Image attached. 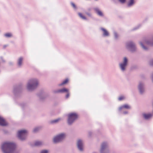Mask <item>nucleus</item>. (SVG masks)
Masks as SVG:
<instances>
[{"mask_svg": "<svg viewBox=\"0 0 153 153\" xmlns=\"http://www.w3.org/2000/svg\"><path fill=\"white\" fill-rule=\"evenodd\" d=\"M38 85L37 80L32 79L30 80L27 85V88L29 90H33Z\"/></svg>", "mask_w": 153, "mask_h": 153, "instance_id": "f03ea898", "label": "nucleus"}, {"mask_svg": "<svg viewBox=\"0 0 153 153\" xmlns=\"http://www.w3.org/2000/svg\"><path fill=\"white\" fill-rule=\"evenodd\" d=\"M115 36L116 37H117V34L115 33Z\"/></svg>", "mask_w": 153, "mask_h": 153, "instance_id": "72a5a7b5", "label": "nucleus"}, {"mask_svg": "<svg viewBox=\"0 0 153 153\" xmlns=\"http://www.w3.org/2000/svg\"><path fill=\"white\" fill-rule=\"evenodd\" d=\"M22 60L23 58L22 57H20L18 61V64L19 66H20L22 65Z\"/></svg>", "mask_w": 153, "mask_h": 153, "instance_id": "dca6fc26", "label": "nucleus"}, {"mask_svg": "<svg viewBox=\"0 0 153 153\" xmlns=\"http://www.w3.org/2000/svg\"><path fill=\"white\" fill-rule=\"evenodd\" d=\"M15 148L16 145L14 143L9 142L4 143L1 147L4 153H17Z\"/></svg>", "mask_w": 153, "mask_h": 153, "instance_id": "f257e3e1", "label": "nucleus"}, {"mask_svg": "<svg viewBox=\"0 0 153 153\" xmlns=\"http://www.w3.org/2000/svg\"><path fill=\"white\" fill-rule=\"evenodd\" d=\"M124 99V97L123 96H121L119 98V100H121Z\"/></svg>", "mask_w": 153, "mask_h": 153, "instance_id": "bb28decb", "label": "nucleus"}, {"mask_svg": "<svg viewBox=\"0 0 153 153\" xmlns=\"http://www.w3.org/2000/svg\"><path fill=\"white\" fill-rule=\"evenodd\" d=\"M77 145L78 147L79 150L81 151H82L83 143L82 141L81 140H79L78 141Z\"/></svg>", "mask_w": 153, "mask_h": 153, "instance_id": "0eeeda50", "label": "nucleus"}, {"mask_svg": "<svg viewBox=\"0 0 153 153\" xmlns=\"http://www.w3.org/2000/svg\"><path fill=\"white\" fill-rule=\"evenodd\" d=\"M68 81V79H66L65 80L60 84V85H63L67 83Z\"/></svg>", "mask_w": 153, "mask_h": 153, "instance_id": "aec40b11", "label": "nucleus"}, {"mask_svg": "<svg viewBox=\"0 0 153 153\" xmlns=\"http://www.w3.org/2000/svg\"><path fill=\"white\" fill-rule=\"evenodd\" d=\"M69 96V94L68 93L66 95V98H68Z\"/></svg>", "mask_w": 153, "mask_h": 153, "instance_id": "2f4dec72", "label": "nucleus"}, {"mask_svg": "<svg viewBox=\"0 0 153 153\" xmlns=\"http://www.w3.org/2000/svg\"><path fill=\"white\" fill-rule=\"evenodd\" d=\"M65 137V135L64 134H62L55 137L53 139V142L56 143L61 141Z\"/></svg>", "mask_w": 153, "mask_h": 153, "instance_id": "39448f33", "label": "nucleus"}, {"mask_svg": "<svg viewBox=\"0 0 153 153\" xmlns=\"http://www.w3.org/2000/svg\"><path fill=\"white\" fill-rule=\"evenodd\" d=\"M78 15L82 19H86V18L85 17V16L83 15L81 13H78Z\"/></svg>", "mask_w": 153, "mask_h": 153, "instance_id": "a211bd4d", "label": "nucleus"}, {"mask_svg": "<svg viewBox=\"0 0 153 153\" xmlns=\"http://www.w3.org/2000/svg\"><path fill=\"white\" fill-rule=\"evenodd\" d=\"M101 30L103 32V35L105 36H108L109 35V33L107 31L103 28H102Z\"/></svg>", "mask_w": 153, "mask_h": 153, "instance_id": "ddd939ff", "label": "nucleus"}, {"mask_svg": "<svg viewBox=\"0 0 153 153\" xmlns=\"http://www.w3.org/2000/svg\"><path fill=\"white\" fill-rule=\"evenodd\" d=\"M60 120V119H58L53 120H52L51 121V123H56L58 122Z\"/></svg>", "mask_w": 153, "mask_h": 153, "instance_id": "b1692460", "label": "nucleus"}, {"mask_svg": "<svg viewBox=\"0 0 153 153\" xmlns=\"http://www.w3.org/2000/svg\"><path fill=\"white\" fill-rule=\"evenodd\" d=\"M134 3V0H130L128 3V6H130L133 5Z\"/></svg>", "mask_w": 153, "mask_h": 153, "instance_id": "6ab92c4d", "label": "nucleus"}, {"mask_svg": "<svg viewBox=\"0 0 153 153\" xmlns=\"http://www.w3.org/2000/svg\"><path fill=\"white\" fill-rule=\"evenodd\" d=\"M71 5L74 9H76V7L74 3L73 2L71 3Z\"/></svg>", "mask_w": 153, "mask_h": 153, "instance_id": "393cba45", "label": "nucleus"}, {"mask_svg": "<svg viewBox=\"0 0 153 153\" xmlns=\"http://www.w3.org/2000/svg\"><path fill=\"white\" fill-rule=\"evenodd\" d=\"M39 130V128H35L33 130V132H36Z\"/></svg>", "mask_w": 153, "mask_h": 153, "instance_id": "c85d7f7f", "label": "nucleus"}, {"mask_svg": "<svg viewBox=\"0 0 153 153\" xmlns=\"http://www.w3.org/2000/svg\"><path fill=\"white\" fill-rule=\"evenodd\" d=\"M140 44L141 45V46H142L143 48L145 50H146L147 49V48H146L145 46H144L143 45V44L142 43V42H140Z\"/></svg>", "mask_w": 153, "mask_h": 153, "instance_id": "a878e982", "label": "nucleus"}, {"mask_svg": "<svg viewBox=\"0 0 153 153\" xmlns=\"http://www.w3.org/2000/svg\"><path fill=\"white\" fill-rule=\"evenodd\" d=\"M139 89L140 93H142L143 91V85L141 84H140L139 85Z\"/></svg>", "mask_w": 153, "mask_h": 153, "instance_id": "4468645a", "label": "nucleus"}, {"mask_svg": "<svg viewBox=\"0 0 153 153\" xmlns=\"http://www.w3.org/2000/svg\"><path fill=\"white\" fill-rule=\"evenodd\" d=\"M150 64L151 65H153V60L151 61L150 62Z\"/></svg>", "mask_w": 153, "mask_h": 153, "instance_id": "7c9ffc66", "label": "nucleus"}, {"mask_svg": "<svg viewBox=\"0 0 153 153\" xmlns=\"http://www.w3.org/2000/svg\"><path fill=\"white\" fill-rule=\"evenodd\" d=\"M68 92V90L67 89L64 88L58 90L57 91L58 92Z\"/></svg>", "mask_w": 153, "mask_h": 153, "instance_id": "2eb2a0df", "label": "nucleus"}, {"mask_svg": "<svg viewBox=\"0 0 153 153\" xmlns=\"http://www.w3.org/2000/svg\"><path fill=\"white\" fill-rule=\"evenodd\" d=\"M68 123L71 124L77 118L78 116L76 113H71L68 114Z\"/></svg>", "mask_w": 153, "mask_h": 153, "instance_id": "7ed1b4c3", "label": "nucleus"}, {"mask_svg": "<svg viewBox=\"0 0 153 153\" xmlns=\"http://www.w3.org/2000/svg\"><path fill=\"white\" fill-rule=\"evenodd\" d=\"M146 44L148 45H152L153 44V42H146Z\"/></svg>", "mask_w": 153, "mask_h": 153, "instance_id": "5701e85b", "label": "nucleus"}, {"mask_svg": "<svg viewBox=\"0 0 153 153\" xmlns=\"http://www.w3.org/2000/svg\"><path fill=\"white\" fill-rule=\"evenodd\" d=\"M107 146V144L106 143H103L101 146V149L100 150L101 153H104V151L105 149L106 148Z\"/></svg>", "mask_w": 153, "mask_h": 153, "instance_id": "1a4fd4ad", "label": "nucleus"}, {"mask_svg": "<svg viewBox=\"0 0 153 153\" xmlns=\"http://www.w3.org/2000/svg\"><path fill=\"white\" fill-rule=\"evenodd\" d=\"M5 36L7 37H10L12 36V34L11 33H6L5 34Z\"/></svg>", "mask_w": 153, "mask_h": 153, "instance_id": "4be33fe9", "label": "nucleus"}, {"mask_svg": "<svg viewBox=\"0 0 153 153\" xmlns=\"http://www.w3.org/2000/svg\"><path fill=\"white\" fill-rule=\"evenodd\" d=\"M27 134V131L26 130H21L19 131L18 134V136L19 139L23 140L25 139Z\"/></svg>", "mask_w": 153, "mask_h": 153, "instance_id": "20e7f679", "label": "nucleus"}, {"mask_svg": "<svg viewBox=\"0 0 153 153\" xmlns=\"http://www.w3.org/2000/svg\"><path fill=\"white\" fill-rule=\"evenodd\" d=\"M119 1L122 3H124L126 1V0H119Z\"/></svg>", "mask_w": 153, "mask_h": 153, "instance_id": "c756f323", "label": "nucleus"}, {"mask_svg": "<svg viewBox=\"0 0 153 153\" xmlns=\"http://www.w3.org/2000/svg\"><path fill=\"white\" fill-rule=\"evenodd\" d=\"M128 47L131 49L132 51H133V49L135 48L134 44L131 42H129L127 45Z\"/></svg>", "mask_w": 153, "mask_h": 153, "instance_id": "6e6552de", "label": "nucleus"}, {"mask_svg": "<svg viewBox=\"0 0 153 153\" xmlns=\"http://www.w3.org/2000/svg\"><path fill=\"white\" fill-rule=\"evenodd\" d=\"M123 108L129 109L130 108V107L128 105L125 104L120 107L119 108V110L120 111Z\"/></svg>", "mask_w": 153, "mask_h": 153, "instance_id": "f8f14e48", "label": "nucleus"}, {"mask_svg": "<svg viewBox=\"0 0 153 153\" xmlns=\"http://www.w3.org/2000/svg\"><path fill=\"white\" fill-rule=\"evenodd\" d=\"M42 144V143L39 141H36L35 142L34 145L35 146H39Z\"/></svg>", "mask_w": 153, "mask_h": 153, "instance_id": "412c9836", "label": "nucleus"}, {"mask_svg": "<svg viewBox=\"0 0 153 153\" xmlns=\"http://www.w3.org/2000/svg\"><path fill=\"white\" fill-rule=\"evenodd\" d=\"M143 116L146 119H148L151 117L152 116V114H143Z\"/></svg>", "mask_w": 153, "mask_h": 153, "instance_id": "9b49d317", "label": "nucleus"}, {"mask_svg": "<svg viewBox=\"0 0 153 153\" xmlns=\"http://www.w3.org/2000/svg\"><path fill=\"white\" fill-rule=\"evenodd\" d=\"M48 151L46 150H43L41 151V153H48Z\"/></svg>", "mask_w": 153, "mask_h": 153, "instance_id": "cd10ccee", "label": "nucleus"}, {"mask_svg": "<svg viewBox=\"0 0 153 153\" xmlns=\"http://www.w3.org/2000/svg\"><path fill=\"white\" fill-rule=\"evenodd\" d=\"M86 14L88 16H91V15L89 13H86Z\"/></svg>", "mask_w": 153, "mask_h": 153, "instance_id": "473e14b6", "label": "nucleus"}, {"mask_svg": "<svg viewBox=\"0 0 153 153\" xmlns=\"http://www.w3.org/2000/svg\"><path fill=\"white\" fill-rule=\"evenodd\" d=\"M95 10L97 13L100 16H103V14L101 11L99 9H95Z\"/></svg>", "mask_w": 153, "mask_h": 153, "instance_id": "f3484780", "label": "nucleus"}, {"mask_svg": "<svg viewBox=\"0 0 153 153\" xmlns=\"http://www.w3.org/2000/svg\"><path fill=\"white\" fill-rule=\"evenodd\" d=\"M127 59L126 57H125L124 58L123 63L120 64V67L123 71L125 70V67L127 64Z\"/></svg>", "mask_w": 153, "mask_h": 153, "instance_id": "423d86ee", "label": "nucleus"}, {"mask_svg": "<svg viewBox=\"0 0 153 153\" xmlns=\"http://www.w3.org/2000/svg\"><path fill=\"white\" fill-rule=\"evenodd\" d=\"M0 125L2 126H5L7 125L6 122L5 120L2 117H0Z\"/></svg>", "mask_w": 153, "mask_h": 153, "instance_id": "9d476101", "label": "nucleus"}]
</instances>
